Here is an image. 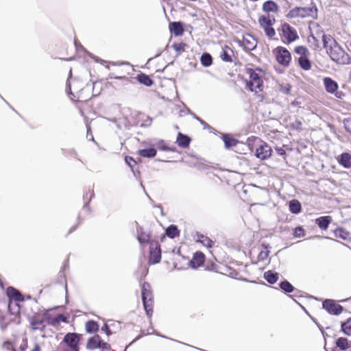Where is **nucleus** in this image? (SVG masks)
<instances>
[{"label":"nucleus","mask_w":351,"mask_h":351,"mask_svg":"<svg viewBox=\"0 0 351 351\" xmlns=\"http://www.w3.org/2000/svg\"><path fill=\"white\" fill-rule=\"evenodd\" d=\"M324 47L330 58L337 64H346L348 61V53L338 44L330 35H322Z\"/></svg>","instance_id":"f257e3e1"},{"label":"nucleus","mask_w":351,"mask_h":351,"mask_svg":"<svg viewBox=\"0 0 351 351\" xmlns=\"http://www.w3.org/2000/svg\"><path fill=\"white\" fill-rule=\"evenodd\" d=\"M245 73L248 78L245 80V88L256 94L261 93L263 90V77L265 72L263 69L256 68H246Z\"/></svg>","instance_id":"f03ea898"},{"label":"nucleus","mask_w":351,"mask_h":351,"mask_svg":"<svg viewBox=\"0 0 351 351\" xmlns=\"http://www.w3.org/2000/svg\"><path fill=\"white\" fill-rule=\"evenodd\" d=\"M317 9L315 5L311 7H295L289 10L286 17L289 19H316Z\"/></svg>","instance_id":"7ed1b4c3"},{"label":"nucleus","mask_w":351,"mask_h":351,"mask_svg":"<svg viewBox=\"0 0 351 351\" xmlns=\"http://www.w3.org/2000/svg\"><path fill=\"white\" fill-rule=\"evenodd\" d=\"M82 335L76 332H68L60 343L61 351H80Z\"/></svg>","instance_id":"20e7f679"},{"label":"nucleus","mask_w":351,"mask_h":351,"mask_svg":"<svg viewBox=\"0 0 351 351\" xmlns=\"http://www.w3.org/2000/svg\"><path fill=\"white\" fill-rule=\"evenodd\" d=\"M141 295L144 309L150 318L154 312V294L149 283L144 282L141 286Z\"/></svg>","instance_id":"39448f33"},{"label":"nucleus","mask_w":351,"mask_h":351,"mask_svg":"<svg viewBox=\"0 0 351 351\" xmlns=\"http://www.w3.org/2000/svg\"><path fill=\"white\" fill-rule=\"evenodd\" d=\"M294 52L299 56L298 63L299 66L304 70L309 71L312 67V62L309 58L310 52L308 48L303 45L296 46Z\"/></svg>","instance_id":"423d86ee"},{"label":"nucleus","mask_w":351,"mask_h":351,"mask_svg":"<svg viewBox=\"0 0 351 351\" xmlns=\"http://www.w3.org/2000/svg\"><path fill=\"white\" fill-rule=\"evenodd\" d=\"M273 54L279 65L285 68L290 66L292 57L290 51L286 47H276L273 49Z\"/></svg>","instance_id":"0eeeda50"},{"label":"nucleus","mask_w":351,"mask_h":351,"mask_svg":"<svg viewBox=\"0 0 351 351\" xmlns=\"http://www.w3.org/2000/svg\"><path fill=\"white\" fill-rule=\"evenodd\" d=\"M16 305L19 306L17 304H16ZM8 311L9 313L3 317L1 322V326L3 330L6 329L9 326L12 324L19 325L21 323V317L19 307H18L16 312H12V302H9Z\"/></svg>","instance_id":"6e6552de"},{"label":"nucleus","mask_w":351,"mask_h":351,"mask_svg":"<svg viewBox=\"0 0 351 351\" xmlns=\"http://www.w3.org/2000/svg\"><path fill=\"white\" fill-rule=\"evenodd\" d=\"M47 311L34 313L29 319V326L32 330L45 332L47 323Z\"/></svg>","instance_id":"1a4fd4ad"},{"label":"nucleus","mask_w":351,"mask_h":351,"mask_svg":"<svg viewBox=\"0 0 351 351\" xmlns=\"http://www.w3.org/2000/svg\"><path fill=\"white\" fill-rule=\"evenodd\" d=\"M280 35L282 41L285 44H290L299 39L296 29L287 23L281 25Z\"/></svg>","instance_id":"9d476101"},{"label":"nucleus","mask_w":351,"mask_h":351,"mask_svg":"<svg viewBox=\"0 0 351 351\" xmlns=\"http://www.w3.org/2000/svg\"><path fill=\"white\" fill-rule=\"evenodd\" d=\"M276 23L274 16L267 15H261L258 18V23L262 29H263L265 35L269 38H272L276 35V31L273 25Z\"/></svg>","instance_id":"9b49d317"},{"label":"nucleus","mask_w":351,"mask_h":351,"mask_svg":"<svg viewBox=\"0 0 351 351\" xmlns=\"http://www.w3.org/2000/svg\"><path fill=\"white\" fill-rule=\"evenodd\" d=\"M86 348L90 350L99 349L101 351H109L111 346L104 341L99 335H95L87 340Z\"/></svg>","instance_id":"f8f14e48"},{"label":"nucleus","mask_w":351,"mask_h":351,"mask_svg":"<svg viewBox=\"0 0 351 351\" xmlns=\"http://www.w3.org/2000/svg\"><path fill=\"white\" fill-rule=\"evenodd\" d=\"M149 264H156L161 259V250L158 242L152 241L149 243Z\"/></svg>","instance_id":"ddd939ff"},{"label":"nucleus","mask_w":351,"mask_h":351,"mask_svg":"<svg viewBox=\"0 0 351 351\" xmlns=\"http://www.w3.org/2000/svg\"><path fill=\"white\" fill-rule=\"evenodd\" d=\"M322 307L328 313L331 315H338L343 312V308L338 304L335 300L326 299L322 302Z\"/></svg>","instance_id":"4468645a"},{"label":"nucleus","mask_w":351,"mask_h":351,"mask_svg":"<svg viewBox=\"0 0 351 351\" xmlns=\"http://www.w3.org/2000/svg\"><path fill=\"white\" fill-rule=\"evenodd\" d=\"M43 346V342L35 341L28 346V339L27 337H24L19 346V351H42Z\"/></svg>","instance_id":"2eb2a0df"},{"label":"nucleus","mask_w":351,"mask_h":351,"mask_svg":"<svg viewBox=\"0 0 351 351\" xmlns=\"http://www.w3.org/2000/svg\"><path fill=\"white\" fill-rule=\"evenodd\" d=\"M272 149L271 147L265 142L256 148V156L261 160H265L269 158L271 155Z\"/></svg>","instance_id":"dca6fc26"},{"label":"nucleus","mask_w":351,"mask_h":351,"mask_svg":"<svg viewBox=\"0 0 351 351\" xmlns=\"http://www.w3.org/2000/svg\"><path fill=\"white\" fill-rule=\"evenodd\" d=\"M47 323L54 327H58L61 322L68 323V318L63 314H59L56 317H51L47 311Z\"/></svg>","instance_id":"f3484780"},{"label":"nucleus","mask_w":351,"mask_h":351,"mask_svg":"<svg viewBox=\"0 0 351 351\" xmlns=\"http://www.w3.org/2000/svg\"><path fill=\"white\" fill-rule=\"evenodd\" d=\"M205 255L202 252H196L193 254L192 259L190 261V265L192 268L197 269L202 266L205 262Z\"/></svg>","instance_id":"a211bd4d"},{"label":"nucleus","mask_w":351,"mask_h":351,"mask_svg":"<svg viewBox=\"0 0 351 351\" xmlns=\"http://www.w3.org/2000/svg\"><path fill=\"white\" fill-rule=\"evenodd\" d=\"M6 294L10 299L9 302L12 303V300L15 302H23L24 300V296L22 293L13 287H9L7 288Z\"/></svg>","instance_id":"6ab92c4d"},{"label":"nucleus","mask_w":351,"mask_h":351,"mask_svg":"<svg viewBox=\"0 0 351 351\" xmlns=\"http://www.w3.org/2000/svg\"><path fill=\"white\" fill-rule=\"evenodd\" d=\"M334 235L336 238L344 241H351V233L343 227H337L334 230Z\"/></svg>","instance_id":"aec40b11"},{"label":"nucleus","mask_w":351,"mask_h":351,"mask_svg":"<svg viewBox=\"0 0 351 351\" xmlns=\"http://www.w3.org/2000/svg\"><path fill=\"white\" fill-rule=\"evenodd\" d=\"M262 10L264 12L267 14H269L270 12L276 14L279 11V6L274 1L269 0L263 3Z\"/></svg>","instance_id":"412c9836"},{"label":"nucleus","mask_w":351,"mask_h":351,"mask_svg":"<svg viewBox=\"0 0 351 351\" xmlns=\"http://www.w3.org/2000/svg\"><path fill=\"white\" fill-rule=\"evenodd\" d=\"M169 27L170 32L176 36H182L184 32L183 25L180 22H171Z\"/></svg>","instance_id":"4be33fe9"},{"label":"nucleus","mask_w":351,"mask_h":351,"mask_svg":"<svg viewBox=\"0 0 351 351\" xmlns=\"http://www.w3.org/2000/svg\"><path fill=\"white\" fill-rule=\"evenodd\" d=\"M191 139L187 135L179 132L176 138V143L182 148H188L191 143Z\"/></svg>","instance_id":"5701e85b"},{"label":"nucleus","mask_w":351,"mask_h":351,"mask_svg":"<svg viewBox=\"0 0 351 351\" xmlns=\"http://www.w3.org/2000/svg\"><path fill=\"white\" fill-rule=\"evenodd\" d=\"M332 221L331 216H322L315 219V223L321 230H326L328 229L329 224Z\"/></svg>","instance_id":"b1692460"},{"label":"nucleus","mask_w":351,"mask_h":351,"mask_svg":"<svg viewBox=\"0 0 351 351\" xmlns=\"http://www.w3.org/2000/svg\"><path fill=\"white\" fill-rule=\"evenodd\" d=\"M324 83L326 91L330 93H334L338 88L337 82L330 77H325Z\"/></svg>","instance_id":"393cba45"},{"label":"nucleus","mask_w":351,"mask_h":351,"mask_svg":"<svg viewBox=\"0 0 351 351\" xmlns=\"http://www.w3.org/2000/svg\"><path fill=\"white\" fill-rule=\"evenodd\" d=\"M233 53V51L228 46H226L223 48L221 53H220V58L221 59L226 62H232V55Z\"/></svg>","instance_id":"a878e982"},{"label":"nucleus","mask_w":351,"mask_h":351,"mask_svg":"<svg viewBox=\"0 0 351 351\" xmlns=\"http://www.w3.org/2000/svg\"><path fill=\"white\" fill-rule=\"evenodd\" d=\"M335 344L341 350L345 351L351 348V341L346 337H339L336 340Z\"/></svg>","instance_id":"bb28decb"},{"label":"nucleus","mask_w":351,"mask_h":351,"mask_svg":"<svg viewBox=\"0 0 351 351\" xmlns=\"http://www.w3.org/2000/svg\"><path fill=\"white\" fill-rule=\"evenodd\" d=\"M99 329V324L96 321L89 320L85 324V330L87 333H95Z\"/></svg>","instance_id":"cd10ccee"},{"label":"nucleus","mask_w":351,"mask_h":351,"mask_svg":"<svg viewBox=\"0 0 351 351\" xmlns=\"http://www.w3.org/2000/svg\"><path fill=\"white\" fill-rule=\"evenodd\" d=\"M338 162L345 168L351 167V155L349 153H343L339 156Z\"/></svg>","instance_id":"c85d7f7f"},{"label":"nucleus","mask_w":351,"mask_h":351,"mask_svg":"<svg viewBox=\"0 0 351 351\" xmlns=\"http://www.w3.org/2000/svg\"><path fill=\"white\" fill-rule=\"evenodd\" d=\"M289 210L293 214H298L301 212L302 206L298 199L291 200L289 203Z\"/></svg>","instance_id":"c756f323"},{"label":"nucleus","mask_w":351,"mask_h":351,"mask_svg":"<svg viewBox=\"0 0 351 351\" xmlns=\"http://www.w3.org/2000/svg\"><path fill=\"white\" fill-rule=\"evenodd\" d=\"M137 81L147 86H150L153 84L154 82L150 77L145 73H140L136 76Z\"/></svg>","instance_id":"7c9ffc66"},{"label":"nucleus","mask_w":351,"mask_h":351,"mask_svg":"<svg viewBox=\"0 0 351 351\" xmlns=\"http://www.w3.org/2000/svg\"><path fill=\"white\" fill-rule=\"evenodd\" d=\"M180 233V230H178V227L175 225L169 226V227L167 228L165 230L166 235L171 239H174L177 237H179Z\"/></svg>","instance_id":"2f4dec72"},{"label":"nucleus","mask_w":351,"mask_h":351,"mask_svg":"<svg viewBox=\"0 0 351 351\" xmlns=\"http://www.w3.org/2000/svg\"><path fill=\"white\" fill-rule=\"evenodd\" d=\"M279 278V274L277 272H273L269 270L264 274V278L270 284H274L277 282Z\"/></svg>","instance_id":"473e14b6"},{"label":"nucleus","mask_w":351,"mask_h":351,"mask_svg":"<svg viewBox=\"0 0 351 351\" xmlns=\"http://www.w3.org/2000/svg\"><path fill=\"white\" fill-rule=\"evenodd\" d=\"M223 141L226 147L228 149L236 146L238 143V141L230 134H224L223 136Z\"/></svg>","instance_id":"72a5a7b5"},{"label":"nucleus","mask_w":351,"mask_h":351,"mask_svg":"<svg viewBox=\"0 0 351 351\" xmlns=\"http://www.w3.org/2000/svg\"><path fill=\"white\" fill-rule=\"evenodd\" d=\"M157 151L154 148L143 149L138 152V154L143 158H154L156 156Z\"/></svg>","instance_id":"f704fd0d"},{"label":"nucleus","mask_w":351,"mask_h":351,"mask_svg":"<svg viewBox=\"0 0 351 351\" xmlns=\"http://www.w3.org/2000/svg\"><path fill=\"white\" fill-rule=\"evenodd\" d=\"M197 241L207 247H211L214 244L213 241L209 237L203 234L197 236Z\"/></svg>","instance_id":"c9c22d12"},{"label":"nucleus","mask_w":351,"mask_h":351,"mask_svg":"<svg viewBox=\"0 0 351 351\" xmlns=\"http://www.w3.org/2000/svg\"><path fill=\"white\" fill-rule=\"evenodd\" d=\"M341 328L344 334L348 336H351V317L341 323Z\"/></svg>","instance_id":"e433bc0d"},{"label":"nucleus","mask_w":351,"mask_h":351,"mask_svg":"<svg viewBox=\"0 0 351 351\" xmlns=\"http://www.w3.org/2000/svg\"><path fill=\"white\" fill-rule=\"evenodd\" d=\"M201 63L204 66H209L212 64L213 58L209 53H203L201 56Z\"/></svg>","instance_id":"4c0bfd02"},{"label":"nucleus","mask_w":351,"mask_h":351,"mask_svg":"<svg viewBox=\"0 0 351 351\" xmlns=\"http://www.w3.org/2000/svg\"><path fill=\"white\" fill-rule=\"evenodd\" d=\"M261 247L263 248V250H261V252L259 253V257L261 259L264 260V259L267 258L269 256V253H270V251L269 250V244L262 243Z\"/></svg>","instance_id":"58836bf2"},{"label":"nucleus","mask_w":351,"mask_h":351,"mask_svg":"<svg viewBox=\"0 0 351 351\" xmlns=\"http://www.w3.org/2000/svg\"><path fill=\"white\" fill-rule=\"evenodd\" d=\"M280 289L286 293H291L293 292L294 287L287 280H284L280 283Z\"/></svg>","instance_id":"ea45409f"},{"label":"nucleus","mask_w":351,"mask_h":351,"mask_svg":"<svg viewBox=\"0 0 351 351\" xmlns=\"http://www.w3.org/2000/svg\"><path fill=\"white\" fill-rule=\"evenodd\" d=\"M158 147L159 149L162 151H170V152H176V148L175 147H169L167 143L164 141H160L158 143Z\"/></svg>","instance_id":"a19ab883"},{"label":"nucleus","mask_w":351,"mask_h":351,"mask_svg":"<svg viewBox=\"0 0 351 351\" xmlns=\"http://www.w3.org/2000/svg\"><path fill=\"white\" fill-rule=\"evenodd\" d=\"M243 45L244 46V47L248 50H252L253 49L256 45L254 43H252L250 41H249L247 40V38L245 37H243Z\"/></svg>","instance_id":"79ce46f5"},{"label":"nucleus","mask_w":351,"mask_h":351,"mask_svg":"<svg viewBox=\"0 0 351 351\" xmlns=\"http://www.w3.org/2000/svg\"><path fill=\"white\" fill-rule=\"evenodd\" d=\"M138 241L141 244L147 243L149 241V236L145 233H141L138 236Z\"/></svg>","instance_id":"37998d69"},{"label":"nucleus","mask_w":351,"mask_h":351,"mask_svg":"<svg viewBox=\"0 0 351 351\" xmlns=\"http://www.w3.org/2000/svg\"><path fill=\"white\" fill-rule=\"evenodd\" d=\"M186 44L184 43H175L173 45V49L178 52L184 51L185 49Z\"/></svg>","instance_id":"c03bdc74"},{"label":"nucleus","mask_w":351,"mask_h":351,"mask_svg":"<svg viewBox=\"0 0 351 351\" xmlns=\"http://www.w3.org/2000/svg\"><path fill=\"white\" fill-rule=\"evenodd\" d=\"M305 235V230L302 227H296L294 230V236L295 237H302Z\"/></svg>","instance_id":"a18cd8bd"},{"label":"nucleus","mask_w":351,"mask_h":351,"mask_svg":"<svg viewBox=\"0 0 351 351\" xmlns=\"http://www.w3.org/2000/svg\"><path fill=\"white\" fill-rule=\"evenodd\" d=\"M125 161L131 169H133L134 166L136 165V161L131 156H126Z\"/></svg>","instance_id":"49530a36"},{"label":"nucleus","mask_w":351,"mask_h":351,"mask_svg":"<svg viewBox=\"0 0 351 351\" xmlns=\"http://www.w3.org/2000/svg\"><path fill=\"white\" fill-rule=\"evenodd\" d=\"M343 124L346 131L351 134V118L345 119L343 120Z\"/></svg>","instance_id":"de8ad7c7"},{"label":"nucleus","mask_w":351,"mask_h":351,"mask_svg":"<svg viewBox=\"0 0 351 351\" xmlns=\"http://www.w3.org/2000/svg\"><path fill=\"white\" fill-rule=\"evenodd\" d=\"M291 88V86L289 84L280 86V91H282V93H284L285 94H289L290 93Z\"/></svg>","instance_id":"09e8293b"},{"label":"nucleus","mask_w":351,"mask_h":351,"mask_svg":"<svg viewBox=\"0 0 351 351\" xmlns=\"http://www.w3.org/2000/svg\"><path fill=\"white\" fill-rule=\"evenodd\" d=\"M206 269L208 271H216L217 265L213 263H211L210 265L207 264L206 266Z\"/></svg>","instance_id":"8fccbe9b"},{"label":"nucleus","mask_w":351,"mask_h":351,"mask_svg":"<svg viewBox=\"0 0 351 351\" xmlns=\"http://www.w3.org/2000/svg\"><path fill=\"white\" fill-rule=\"evenodd\" d=\"M102 330H104L106 334L109 336L112 334V332L111 330H110L107 324H105L103 327H102Z\"/></svg>","instance_id":"3c124183"},{"label":"nucleus","mask_w":351,"mask_h":351,"mask_svg":"<svg viewBox=\"0 0 351 351\" xmlns=\"http://www.w3.org/2000/svg\"><path fill=\"white\" fill-rule=\"evenodd\" d=\"M109 78L110 79H119V80H122V79H125V76H114L113 74H110L109 75Z\"/></svg>","instance_id":"603ef678"},{"label":"nucleus","mask_w":351,"mask_h":351,"mask_svg":"<svg viewBox=\"0 0 351 351\" xmlns=\"http://www.w3.org/2000/svg\"><path fill=\"white\" fill-rule=\"evenodd\" d=\"M277 152L279 155H285L286 154L285 150L283 149L282 148L278 149Z\"/></svg>","instance_id":"864d4df0"},{"label":"nucleus","mask_w":351,"mask_h":351,"mask_svg":"<svg viewBox=\"0 0 351 351\" xmlns=\"http://www.w3.org/2000/svg\"><path fill=\"white\" fill-rule=\"evenodd\" d=\"M348 61H349V62L347 63L346 64H351V56H350L349 55H348Z\"/></svg>","instance_id":"5fc2aeb1"},{"label":"nucleus","mask_w":351,"mask_h":351,"mask_svg":"<svg viewBox=\"0 0 351 351\" xmlns=\"http://www.w3.org/2000/svg\"><path fill=\"white\" fill-rule=\"evenodd\" d=\"M311 37L312 39H313L315 41H316L317 43V40L316 39V38L313 35H311Z\"/></svg>","instance_id":"6e6d98bb"},{"label":"nucleus","mask_w":351,"mask_h":351,"mask_svg":"<svg viewBox=\"0 0 351 351\" xmlns=\"http://www.w3.org/2000/svg\"><path fill=\"white\" fill-rule=\"evenodd\" d=\"M297 124L300 126L302 125V123L300 121L297 122Z\"/></svg>","instance_id":"4d7b16f0"},{"label":"nucleus","mask_w":351,"mask_h":351,"mask_svg":"<svg viewBox=\"0 0 351 351\" xmlns=\"http://www.w3.org/2000/svg\"><path fill=\"white\" fill-rule=\"evenodd\" d=\"M0 285L2 288H3V282L0 280Z\"/></svg>","instance_id":"13d9d810"},{"label":"nucleus","mask_w":351,"mask_h":351,"mask_svg":"<svg viewBox=\"0 0 351 351\" xmlns=\"http://www.w3.org/2000/svg\"><path fill=\"white\" fill-rule=\"evenodd\" d=\"M86 100H87V99H81L80 101H86Z\"/></svg>","instance_id":"bf43d9fd"},{"label":"nucleus","mask_w":351,"mask_h":351,"mask_svg":"<svg viewBox=\"0 0 351 351\" xmlns=\"http://www.w3.org/2000/svg\"><path fill=\"white\" fill-rule=\"evenodd\" d=\"M350 46H351V41H350Z\"/></svg>","instance_id":"052dcab7"}]
</instances>
